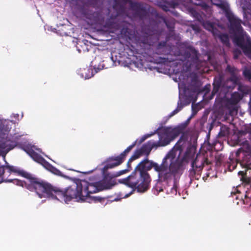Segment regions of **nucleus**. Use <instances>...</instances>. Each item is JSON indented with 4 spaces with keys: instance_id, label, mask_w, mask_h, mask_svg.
<instances>
[{
    "instance_id": "f257e3e1",
    "label": "nucleus",
    "mask_w": 251,
    "mask_h": 251,
    "mask_svg": "<svg viewBox=\"0 0 251 251\" xmlns=\"http://www.w3.org/2000/svg\"><path fill=\"white\" fill-rule=\"evenodd\" d=\"M152 168L158 173V179L165 181L171 179L172 176L176 177L182 175L185 166L180 158L175 159L173 153L171 152L165 156L160 164L147 157L136 166L130 175L119 179V182L136 190L137 192L145 193L151 186V178L148 172Z\"/></svg>"
},
{
    "instance_id": "f03ea898",
    "label": "nucleus",
    "mask_w": 251,
    "mask_h": 251,
    "mask_svg": "<svg viewBox=\"0 0 251 251\" xmlns=\"http://www.w3.org/2000/svg\"><path fill=\"white\" fill-rule=\"evenodd\" d=\"M211 2L222 9L230 24L231 32L233 34L234 43L240 47L245 54L251 59V38L243 30L241 21L230 11L229 5L223 0H211Z\"/></svg>"
},
{
    "instance_id": "7ed1b4c3",
    "label": "nucleus",
    "mask_w": 251,
    "mask_h": 251,
    "mask_svg": "<svg viewBox=\"0 0 251 251\" xmlns=\"http://www.w3.org/2000/svg\"><path fill=\"white\" fill-rule=\"evenodd\" d=\"M79 181L68 187L64 190L53 186L49 182L42 180L37 194L40 198L47 197L68 203L73 199L83 201L82 191L79 190Z\"/></svg>"
},
{
    "instance_id": "20e7f679",
    "label": "nucleus",
    "mask_w": 251,
    "mask_h": 251,
    "mask_svg": "<svg viewBox=\"0 0 251 251\" xmlns=\"http://www.w3.org/2000/svg\"><path fill=\"white\" fill-rule=\"evenodd\" d=\"M158 66L151 67L150 64H147V67H144V64H122L124 67L129 68L130 69L134 70L137 68L139 70H143L144 69L147 70V69L150 70H156L157 72L164 74H180V75L185 72L184 68L187 69L191 67H195L196 69L197 74L202 75L207 73L208 69L207 67H203L202 64H156Z\"/></svg>"
},
{
    "instance_id": "39448f33",
    "label": "nucleus",
    "mask_w": 251,
    "mask_h": 251,
    "mask_svg": "<svg viewBox=\"0 0 251 251\" xmlns=\"http://www.w3.org/2000/svg\"><path fill=\"white\" fill-rule=\"evenodd\" d=\"M4 170H7L8 173L11 172L17 174L19 176H22L28 180V182L25 183L27 189L31 191H35L37 193L38 189L41 185L42 180L36 177L33 175L28 173L23 170L9 165H6L3 166Z\"/></svg>"
},
{
    "instance_id": "423d86ee",
    "label": "nucleus",
    "mask_w": 251,
    "mask_h": 251,
    "mask_svg": "<svg viewBox=\"0 0 251 251\" xmlns=\"http://www.w3.org/2000/svg\"><path fill=\"white\" fill-rule=\"evenodd\" d=\"M190 12L194 17L202 24L206 29L211 31L216 38H218L225 45L229 46V39L226 34H221L215 28L214 24L208 21L205 22L202 15H200L194 8H190Z\"/></svg>"
},
{
    "instance_id": "0eeeda50",
    "label": "nucleus",
    "mask_w": 251,
    "mask_h": 251,
    "mask_svg": "<svg viewBox=\"0 0 251 251\" xmlns=\"http://www.w3.org/2000/svg\"><path fill=\"white\" fill-rule=\"evenodd\" d=\"M155 133H157L159 135V140L158 142L160 143L161 147L168 145L178 135L176 129L170 127H158Z\"/></svg>"
},
{
    "instance_id": "6e6552de",
    "label": "nucleus",
    "mask_w": 251,
    "mask_h": 251,
    "mask_svg": "<svg viewBox=\"0 0 251 251\" xmlns=\"http://www.w3.org/2000/svg\"><path fill=\"white\" fill-rule=\"evenodd\" d=\"M210 161L203 155H197L191 163V168L189 170V176L191 178L198 179L200 176L204 164H210Z\"/></svg>"
},
{
    "instance_id": "1a4fd4ad",
    "label": "nucleus",
    "mask_w": 251,
    "mask_h": 251,
    "mask_svg": "<svg viewBox=\"0 0 251 251\" xmlns=\"http://www.w3.org/2000/svg\"><path fill=\"white\" fill-rule=\"evenodd\" d=\"M79 190L82 191L83 201H86L90 198V194L101 191L98 186V181L94 183H89L85 180H79Z\"/></svg>"
},
{
    "instance_id": "9d476101",
    "label": "nucleus",
    "mask_w": 251,
    "mask_h": 251,
    "mask_svg": "<svg viewBox=\"0 0 251 251\" xmlns=\"http://www.w3.org/2000/svg\"><path fill=\"white\" fill-rule=\"evenodd\" d=\"M103 178L98 181V186L100 190H108L111 189L117 183L112 173L105 172L102 173Z\"/></svg>"
},
{
    "instance_id": "9b49d317",
    "label": "nucleus",
    "mask_w": 251,
    "mask_h": 251,
    "mask_svg": "<svg viewBox=\"0 0 251 251\" xmlns=\"http://www.w3.org/2000/svg\"><path fill=\"white\" fill-rule=\"evenodd\" d=\"M242 98V95L239 92H235L231 94L230 98L226 99V106L230 114L237 112V104Z\"/></svg>"
},
{
    "instance_id": "f8f14e48",
    "label": "nucleus",
    "mask_w": 251,
    "mask_h": 251,
    "mask_svg": "<svg viewBox=\"0 0 251 251\" xmlns=\"http://www.w3.org/2000/svg\"><path fill=\"white\" fill-rule=\"evenodd\" d=\"M124 162L122 158L119 156L116 157H111L107 158L103 163L105 165L101 170V173L107 172L109 169H112L121 164Z\"/></svg>"
},
{
    "instance_id": "ddd939ff",
    "label": "nucleus",
    "mask_w": 251,
    "mask_h": 251,
    "mask_svg": "<svg viewBox=\"0 0 251 251\" xmlns=\"http://www.w3.org/2000/svg\"><path fill=\"white\" fill-rule=\"evenodd\" d=\"M104 68L103 64H98V67L95 65L92 69V66H90L87 69H84V72L81 73L82 77L85 79H88L92 77L98 71L102 70Z\"/></svg>"
},
{
    "instance_id": "4468645a",
    "label": "nucleus",
    "mask_w": 251,
    "mask_h": 251,
    "mask_svg": "<svg viewBox=\"0 0 251 251\" xmlns=\"http://www.w3.org/2000/svg\"><path fill=\"white\" fill-rule=\"evenodd\" d=\"M159 142H155L153 140H150L147 143L144 144L140 148L142 152L146 154L147 156L150 154L151 151L153 148H157L159 147H161Z\"/></svg>"
},
{
    "instance_id": "2eb2a0df",
    "label": "nucleus",
    "mask_w": 251,
    "mask_h": 251,
    "mask_svg": "<svg viewBox=\"0 0 251 251\" xmlns=\"http://www.w3.org/2000/svg\"><path fill=\"white\" fill-rule=\"evenodd\" d=\"M15 146L14 142L10 140L7 136L0 138V150H4L7 152L13 149Z\"/></svg>"
},
{
    "instance_id": "dca6fc26",
    "label": "nucleus",
    "mask_w": 251,
    "mask_h": 251,
    "mask_svg": "<svg viewBox=\"0 0 251 251\" xmlns=\"http://www.w3.org/2000/svg\"><path fill=\"white\" fill-rule=\"evenodd\" d=\"M25 151L30 155V156L36 162L44 165L48 164V162L40 154L35 152L32 149H26Z\"/></svg>"
},
{
    "instance_id": "f3484780",
    "label": "nucleus",
    "mask_w": 251,
    "mask_h": 251,
    "mask_svg": "<svg viewBox=\"0 0 251 251\" xmlns=\"http://www.w3.org/2000/svg\"><path fill=\"white\" fill-rule=\"evenodd\" d=\"M5 173V170L2 167L1 169H0V184L3 182H13L17 185L23 186V181L19 180L18 179H4L3 175Z\"/></svg>"
},
{
    "instance_id": "a211bd4d",
    "label": "nucleus",
    "mask_w": 251,
    "mask_h": 251,
    "mask_svg": "<svg viewBox=\"0 0 251 251\" xmlns=\"http://www.w3.org/2000/svg\"><path fill=\"white\" fill-rule=\"evenodd\" d=\"M223 80V77L222 75L217 76L214 77L213 83V88L212 91V95H214L219 91V89L221 86Z\"/></svg>"
},
{
    "instance_id": "6ab92c4d",
    "label": "nucleus",
    "mask_w": 251,
    "mask_h": 251,
    "mask_svg": "<svg viewBox=\"0 0 251 251\" xmlns=\"http://www.w3.org/2000/svg\"><path fill=\"white\" fill-rule=\"evenodd\" d=\"M194 156V152L191 149H187L183 156L180 158L183 163H187L190 159Z\"/></svg>"
},
{
    "instance_id": "aec40b11",
    "label": "nucleus",
    "mask_w": 251,
    "mask_h": 251,
    "mask_svg": "<svg viewBox=\"0 0 251 251\" xmlns=\"http://www.w3.org/2000/svg\"><path fill=\"white\" fill-rule=\"evenodd\" d=\"M136 143L137 141H135L119 155V156L124 161L125 160L127 154L128 153L131 151V150L136 146Z\"/></svg>"
},
{
    "instance_id": "412c9836",
    "label": "nucleus",
    "mask_w": 251,
    "mask_h": 251,
    "mask_svg": "<svg viewBox=\"0 0 251 251\" xmlns=\"http://www.w3.org/2000/svg\"><path fill=\"white\" fill-rule=\"evenodd\" d=\"M142 155L143 153L140 149L135 150L133 155L130 157L129 162H132L139 158Z\"/></svg>"
},
{
    "instance_id": "4be33fe9",
    "label": "nucleus",
    "mask_w": 251,
    "mask_h": 251,
    "mask_svg": "<svg viewBox=\"0 0 251 251\" xmlns=\"http://www.w3.org/2000/svg\"><path fill=\"white\" fill-rule=\"evenodd\" d=\"M241 200L243 201L244 204L248 205L251 202V199L247 195V191H246V194L244 195V198L243 197H241Z\"/></svg>"
},
{
    "instance_id": "5701e85b",
    "label": "nucleus",
    "mask_w": 251,
    "mask_h": 251,
    "mask_svg": "<svg viewBox=\"0 0 251 251\" xmlns=\"http://www.w3.org/2000/svg\"><path fill=\"white\" fill-rule=\"evenodd\" d=\"M241 180L246 184L249 185L251 186V176H247L241 177Z\"/></svg>"
},
{
    "instance_id": "b1692460",
    "label": "nucleus",
    "mask_w": 251,
    "mask_h": 251,
    "mask_svg": "<svg viewBox=\"0 0 251 251\" xmlns=\"http://www.w3.org/2000/svg\"><path fill=\"white\" fill-rule=\"evenodd\" d=\"M182 108V106L178 102L177 107L176 109L173 110L169 115V117H171L177 114L179 111H180Z\"/></svg>"
},
{
    "instance_id": "393cba45",
    "label": "nucleus",
    "mask_w": 251,
    "mask_h": 251,
    "mask_svg": "<svg viewBox=\"0 0 251 251\" xmlns=\"http://www.w3.org/2000/svg\"><path fill=\"white\" fill-rule=\"evenodd\" d=\"M243 75L244 77L248 79L249 80H251V71L249 69H245L243 71Z\"/></svg>"
},
{
    "instance_id": "a878e982",
    "label": "nucleus",
    "mask_w": 251,
    "mask_h": 251,
    "mask_svg": "<svg viewBox=\"0 0 251 251\" xmlns=\"http://www.w3.org/2000/svg\"><path fill=\"white\" fill-rule=\"evenodd\" d=\"M249 4H246L244 3V1L243 0H241V5L242 6L243 9L244 10H246V9H250L251 10V0H249Z\"/></svg>"
},
{
    "instance_id": "bb28decb",
    "label": "nucleus",
    "mask_w": 251,
    "mask_h": 251,
    "mask_svg": "<svg viewBox=\"0 0 251 251\" xmlns=\"http://www.w3.org/2000/svg\"><path fill=\"white\" fill-rule=\"evenodd\" d=\"M129 171V169H125V170H122V171H120L119 172H116V173H112L113 175V176L115 177H118L121 175H122L125 173H126V172H128Z\"/></svg>"
},
{
    "instance_id": "cd10ccee",
    "label": "nucleus",
    "mask_w": 251,
    "mask_h": 251,
    "mask_svg": "<svg viewBox=\"0 0 251 251\" xmlns=\"http://www.w3.org/2000/svg\"><path fill=\"white\" fill-rule=\"evenodd\" d=\"M51 171L52 173H53L54 174L58 175V176H61L62 175V172L56 168L55 167H54L53 166H51Z\"/></svg>"
},
{
    "instance_id": "c85d7f7f",
    "label": "nucleus",
    "mask_w": 251,
    "mask_h": 251,
    "mask_svg": "<svg viewBox=\"0 0 251 251\" xmlns=\"http://www.w3.org/2000/svg\"><path fill=\"white\" fill-rule=\"evenodd\" d=\"M170 193L173 195H176L177 193V186L176 184L175 183L173 185V186L171 188L170 191Z\"/></svg>"
},
{
    "instance_id": "c756f323",
    "label": "nucleus",
    "mask_w": 251,
    "mask_h": 251,
    "mask_svg": "<svg viewBox=\"0 0 251 251\" xmlns=\"http://www.w3.org/2000/svg\"><path fill=\"white\" fill-rule=\"evenodd\" d=\"M190 119L191 118H189V119H187L186 121L185 122V123L180 125V126L181 127L182 129H184L188 126V125L189 123Z\"/></svg>"
},
{
    "instance_id": "7c9ffc66",
    "label": "nucleus",
    "mask_w": 251,
    "mask_h": 251,
    "mask_svg": "<svg viewBox=\"0 0 251 251\" xmlns=\"http://www.w3.org/2000/svg\"><path fill=\"white\" fill-rule=\"evenodd\" d=\"M102 198L100 197H94L92 198V200L95 201H101Z\"/></svg>"
},
{
    "instance_id": "2f4dec72",
    "label": "nucleus",
    "mask_w": 251,
    "mask_h": 251,
    "mask_svg": "<svg viewBox=\"0 0 251 251\" xmlns=\"http://www.w3.org/2000/svg\"><path fill=\"white\" fill-rule=\"evenodd\" d=\"M236 165H229L228 166V169L230 171H233V170L235 169V168H236Z\"/></svg>"
},
{
    "instance_id": "473e14b6",
    "label": "nucleus",
    "mask_w": 251,
    "mask_h": 251,
    "mask_svg": "<svg viewBox=\"0 0 251 251\" xmlns=\"http://www.w3.org/2000/svg\"><path fill=\"white\" fill-rule=\"evenodd\" d=\"M192 28L197 32L200 31V28L198 26L193 25Z\"/></svg>"
},
{
    "instance_id": "72a5a7b5",
    "label": "nucleus",
    "mask_w": 251,
    "mask_h": 251,
    "mask_svg": "<svg viewBox=\"0 0 251 251\" xmlns=\"http://www.w3.org/2000/svg\"><path fill=\"white\" fill-rule=\"evenodd\" d=\"M238 174L239 175H241L242 176L241 177L247 176L243 171H239Z\"/></svg>"
},
{
    "instance_id": "f704fd0d",
    "label": "nucleus",
    "mask_w": 251,
    "mask_h": 251,
    "mask_svg": "<svg viewBox=\"0 0 251 251\" xmlns=\"http://www.w3.org/2000/svg\"><path fill=\"white\" fill-rule=\"evenodd\" d=\"M131 162H129V159L127 163V169H129V171L131 169Z\"/></svg>"
},
{
    "instance_id": "c9c22d12",
    "label": "nucleus",
    "mask_w": 251,
    "mask_h": 251,
    "mask_svg": "<svg viewBox=\"0 0 251 251\" xmlns=\"http://www.w3.org/2000/svg\"><path fill=\"white\" fill-rule=\"evenodd\" d=\"M202 7H203L205 9H207V6L205 4L202 3Z\"/></svg>"
},
{
    "instance_id": "e433bc0d",
    "label": "nucleus",
    "mask_w": 251,
    "mask_h": 251,
    "mask_svg": "<svg viewBox=\"0 0 251 251\" xmlns=\"http://www.w3.org/2000/svg\"><path fill=\"white\" fill-rule=\"evenodd\" d=\"M156 190L158 191L159 192H162L163 191V189L161 188H159V189H158V187H157Z\"/></svg>"
},
{
    "instance_id": "4c0bfd02",
    "label": "nucleus",
    "mask_w": 251,
    "mask_h": 251,
    "mask_svg": "<svg viewBox=\"0 0 251 251\" xmlns=\"http://www.w3.org/2000/svg\"><path fill=\"white\" fill-rule=\"evenodd\" d=\"M146 137H143L142 140H141V142H143L144 141L145 139H146Z\"/></svg>"
},
{
    "instance_id": "58836bf2",
    "label": "nucleus",
    "mask_w": 251,
    "mask_h": 251,
    "mask_svg": "<svg viewBox=\"0 0 251 251\" xmlns=\"http://www.w3.org/2000/svg\"><path fill=\"white\" fill-rule=\"evenodd\" d=\"M192 2L194 3V2L193 1ZM195 4H197V5H200L201 4L200 3H195Z\"/></svg>"
},
{
    "instance_id": "ea45409f",
    "label": "nucleus",
    "mask_w": 251,
    "mask_h": 251,
    "mask_svg": "<svg viewBox=\"0 0 251 251\" xmlns=\"http://www.w3.org/2000/svg\"><path fill=\"white\" fill-rule=\"evenodd\" d=\"M209 88H210V85H208V88H207V89H208V91H209Z\"/></svg>"
},
{
    "instance_id": "a19ab883",
    "label": "nucleus",
    "mask_w": 251,
    "mask_h": 251,
    "mask_svg": "<svg viewBox=\"0 0 251 251\" xmlns=\"http://www.w3.org/2000/svg\"><path fill=\"white\" fill-rule=\"evenodd\" d=\"M236 198H237V199H239V196H237Z\"/></svg>"
}]
</instances>
